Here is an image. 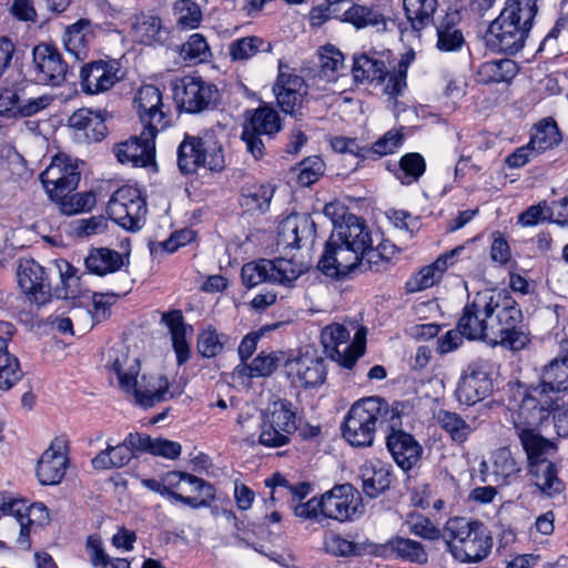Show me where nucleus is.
Listing matches in <instances>:
<instances>
[{"label": "nucleus", "instance_id": "obj_37", "mask_svg": "<svg viewBox=\"0 0 568 568\" xmlns=\"http://www.w3.org/2000/svg\"><path fill=\"white\" fill-rule=\"evenodd\" d=\"M69 126L82 131L88 141H101L106 133L103 118L90 109H79L73 112L69 120Z\"/></svg>", "mask_w": 568, "mask_h": 568}, {"label": "nucleus", "instance_id": "obj_43", "mask_svg": "<svg viewBox=\"0 0 568 568\" xmlns=\"http://www.w3.org/2000/svg\"><path fill=\"white\" fill-rule=\"evenodd\" d=\"M134 457L132 448L124 439L121 444H108L106 448L100 452L91 464L94 469L121 468L130 463Z\"/></svg>", "mask_w": 568, "mask_h": 568}, {"label": "nucleus", "instance_id": "obj_15", "mask_svg": "<svg viewBox=\"0 0 568 568\" xmlns=\"http://www.w3.org/2000/svg\"><path fill=\"white\" fill-rule=\"evenodd\" d=\"M172 92L178 108L192 114L207 110L217 99L214 85L197 77L176 79Z\"/></svg>", "mask_w": 568, "mask_h": 568}, {"label": "nucleus", "instance_id": "obj_21", "mask_svg": "<svg viewBox=\"0 0 568 568\" xmlns=\"http://www.w3.org/2000/svg\"><path fill=\"white\" fill-rule=\"evenodd\" d=\"M32 55L36 80L39 83L59 87L65 81L68 64L54 47L40 43L34 47Z\"/></svg>", "mask_w": 568, "mask_h": 568}, {"label": "nucleus", "instance_id": "obj_31", "mask_svg": "<svg viewBox=\"0 0 568 568\" xmlns=\"http://www.w3.org/2000/svg\"><path fill=\"white\" fill-rule=\"evenodd\" d=\"M460 14L458 11L445 12L438 16L434 22L437 34L436 48L442 52L458 51L464 44V36L458 28Z\"/></svg>", "mask_w": 568, "mask_h": 568}, {"label": "nucleus", "instance_id": "obj_24", "mask_svg": "<svg viewBox=\"0 0 568 568\" xmlns=\"http://www.w3.org/2000/svg\"><path fill=\"white\" fill-rule=\"evenodd\" d=\"M122 75L115 61H94L81 69V88L87 94H99L110 90Z\"/></svg>", "mask_w": 568, "mask_h": 568}, {"label": "nucleus", "instance_id": "obj_36", "mask_svg": "<svg viewBox=\"0 0 568 568\" xmlns=\"http://www.w3.org/2000/svg\"><path fill=\"white\" fill-rule=\"evenodd\" d=\"M84 263L90 273L106 275L126 265L129 263V254H121L108 247L92 248Z\"/></svg>", "mask_w": 568, "mask_h": 568}, {"label": "nucleus", "instance_id": "obj_1", "mask_svg": "<svg viewBox=\"0 0 568 568\" xmlns=\"http://www.w3.org/2000/svg\"><path fill=\"white\" fill-rule=\"evenodd\" d=\"M521 317L520 308L510 296L486 290L465 305L457 328L469 341H485L519 351L529 342L519 327Z\"/></svg>", "mask_w": 568, "mask_h": 568}, {"label": "nucleus", "instance_id": "obj_28", "mask_svg": "<svg viewBox=\"0 0 568 568\" xmlns=\"http://www.w3.org/2000/svg\"><path fill=\"white\" fill-rule=\"evenodd\" d=\"M523 463L517 460L509 448L501 447L493 452L489 462L480 464V471H490L494 481L508 485L518 477Z\"/></svg>", "mask_w": 568, "mask_h": 568}, {"label": "nucleus", "instance_id": "obj_58", "mask_svg": "<svg viewBox=\"0 0 568 568\" xmlns=\"http://www.w3.org/2000/svg\"><path fill=\"white\" fill-rule=\"evenodd\" d=\"M399 166L403 172V176H399V180L403 184H410L417 181L426 169L425 160L419 153L405 154L399 161Z\"/></svg>", "mask_w": 568, "mask_h": 568}, {"label": "nucleus", "instance_id": "obj_46", "mask_svg": "<svg viewBox=\"0 0 568 568\" xmlns=\"http://www.w3.org/2000/svg\"><path fill=\"white\" fill-rule=\"evenodd\" d=\"M17 521L20 527V536L18 542L28 545V537L32 526H43L49 521V514L47 507L42 503L27 505L21 511V516H17Z\"/></svg>", "mask_w": 568, "mask_h": 568}, {"label": "nucleus", "instance_id": "obj_11", "mask_svg": "<svg viewBox=\"0 0 568 568\" xmlns=\"http://www.w3.org/2000/svg\"><path fill=\"white\" fill-rule=\"evenodd\" d=\"M164 495L192 508L207 506L215 490L205 480L182 471H169L162 479Z\"/></svg>", "mask_w": 568, "mask_h": 568}, {"label": "nucleus", "instance_id": "obj_18", "mask_svg": "<svg viewBox=\"0 0 568 568\" xmlns=\"http://www.w3.org/2000/svg\"><path fill=\"white\" fill-rule=\"evenodd\" d=\"M80 176L77 162L64 154H59L52 159L40 179L50 199H53L72 193L79 184Z\"/></svg>", "mask_w": 568, "mask_h": 568}, {"label": "nucleus", "instance_id": "obj_23", "mask_svg": "<svg viewBox=\"0 0 568 568\" xmlns=\"http://www.w3.org/2000/svg\"><path fill=\"white\" fill-rule=\"evenodd\" d=\"M65 450L67 440L55 437L41 455L37 465V477L41 485H55L61 481L68 464Z\"/></svg>", "mask_w": 568, "mask_h": 568}, {"label": "nucleus", "instance_id": "obj_27", "mask_svg": "<svg viewBox=\"0 0 568 568\" xmlns=\"http://www.w3.org/2000/svg\"><path fill=\"white\" fill-rule=\"evenodd\" d=\"M386 445L395 463L405 470L418 463L423 450L415 438L400 427L390 428Z\"/></svg>", "mask_w": 568, "mask_h": 568}, {"label": "nucleus", "instance_id": "obj_48", "mask_svg": "<svg viewBox=\"0 0 568 568\" xmlns=\"http://www.w3.org/2000/svg\"><path fill=\"white\" fill-rule=\"evenodd\" d=\"M271 49V43L260 37L250 36L232 41L229 53L233 61H246L257 52H268Z\"/></svg>", "mask_w": 568, "mask_h": 568}, {"label": "nucleus", "instance_id": "obj_57", "mask_svg": "<svg viewBox=\"0 0 568 568\" xmlns=\"http://www.w3.org/2000/svg\"><path fill=\"white\" fill-rule=\"evenodd\" d=\"M404 141V134L399 130H389L379 138L371 148H366V158L376 154L378 158L397 151Z\"/></svg>", "mask_w": 568, "mask_h": 568}, {"label": "nucleus", "instance_id": "obj_9", "mask_svg": "<svg viewBox=\"0 0 568 568\" xmlns=\"http://www.w3.org/2000/svg\"><path fill=\"white\" fill-rule=\"evenodd\" d=\"M323 346L328 356L345 368H352L365 351L366 329L359 328L352 344L351 333L341 324L327 325L321 334Z\"/></svg>", "mask_w": 568, "mask_h": 568}, {"label": "nucleus", "instance_id": "obj_54", "mask_svg": "<svg viewBox=\"0 0 568 568\" xmlns=\"http://www.w3.org/2000/svg\"><path fill=\"white\" fill-rule=\"evenodd\" d=\"M181 54L184 60L194 64L205 62L212 55L210 45L201 33H193L189 37L187 41L182 45Z\"/></svg>", "mask_w": 568, "mask_h": 568}, {"label": "nucleus", "instance_id": "obj_30", "mask_svg": "<svg viewBox=\"0 0 568 568\" xmlns=\"http://www.w3.org/2000/svg\"><path fill=\"white\" fill-rule=\"evenodd\" d=\"M13 333L11 323L0 321V389L2 390L10 389L22 376L18 358L8 352V342Z\"/></svg>", "mask_w": 568, "mask_h": 568}, {"label": "nucleus", "instance_id": "obj_35", "mask_svg": "<svg viewBox=\"0 0 568 568\" xmlns=\"http://www.w3.org/2000/svg\"><path fill=\"white\" fill-rule=\"evenodd\" d=\"M363 491L374 498L389 488L390 466L378 460H367L359 469Z\"/></svg>", "mask_w": 568, "mask_h": 568}, {"label": "nucleus", "instance_id": "obj_55", "mask_svg": "<svg viewBox=\"0 0 568 568\" xmlns=\"http://www.w3.org/2000/svg\"><path fill=\"white\" fill-rule=\"evenodd\" d=\"M392 549L403 559L415 562L425 564L427 561V554L423 545L418 541L397 537L389 541Z\"/></svg>", "mask_w": 568, "mask_h": 568}, {"label": "nucleus", "instance_id": "obj_34", "mask_svg": "<svg viewBox=\"0 0 568 568\" xmlns=\"http://www.w3.org/2000/svg\"><path fill=\"white\" fill-rule=\"evenodd\" d=\"M528 474L537 489L548 497H555L565 490V484L558 477L556 465L548 459L531 462Z\"/></svg>", "mask_w": 568, "mask_h": 568}, {"label": "nucleus", "instance_id": "obj_39", "mask_svg": "<svg viewBox=\"0 0 568 568\" xmlns=\"http://www.w3.org/2000/svg\"><path fill=\"white\" fill-rule=\"evenodd\" d=\"M526 452L529 464L539 459H548L556 452V446L538 433V429L525 428L516 430Z\"/></svg>", "mask_w": 568, "mask_h": 568}, {"label": "nucleus", "instance_id": "obj_59", "mask_svg": "<svg viewBox=\"0 0 568 568\" xmlns=\"http://www.w3.org/2000/svg\"><path fill=\"white\" fill-rule=\"evenodd\" d=\"M266 414L260 412L255 407L247 406L243 409L236 419V423L243 434L246 435L247 439L254 442V437L257 434L264 417Z\"/></svg>", "mask_w": 568, "mask_h": 568}, {"label": "nucleus", "instance_id": "obj_22", "mask_svg": "<svg viewBox=\"0 0 568 568\" xmlns=\"http://www.w3.org/2000/svg\"><path fill=\"white\" fill-rule=\"evenodd\" d=\"M18 284L29 300L44 305L51 300V287L44 268L34 260L21 261L17 271Z\"/></svg>", "mask_w": 568, "mask_h": 568}, {"label": "nucleus", "instance_id": "obj_50", "mask_svg": "<svg viewBox=\"0 0 568 568\" xmlns=\"http://www.w3.org/2000/svg\"><path fill=\"white\" fill-rule=\"evenodd\" d=\"M343 21L352 23L357 29L368 26L384 29L386 26L385 18L381 12L359 4H354L347 9L343 14Z\"/></svg>", "mask_w": 568, "mask_h": 568}, {"label": "nucleus", "instance_id": "obj_47", "mask_svg": "<svg viewBox=\"0 0 568 568\" xmlns=\"http://www.w3.org/2000/svg\"><path fill=\"white\" fill-rule=\"evenodd\" d=\"M437 422L448 434L449 438L457 444L465 443L475 430V428L457 413L449 410H440L437 416Z\"/></svg>", "mask_w": 568, "mask_h": 568}, {"label": "nucleus", "instance_id": "obj_17", "mask_svg": "<svg viewBox=\"0 0 568 568\" xmlns=\"http://www.w3.org/2000/svg\"><path fill=\"white\" fill-rule=\"evenodd\" d=\"M273 93L282 112L290 114L295 120L304 118L307 85L302 77L288 70H283V65L280 64Z\"/></svg>", "mask_w": 568, "mask_h": 568}, {"label": "nucleus", "instance_id": "obj_6", "mask_svg": "<svg viewBox=\"0 0 568 568\" xmlns=\"http://www.w3.org/2000/svg\"><path fill=\"white\" fill-rule=\"evenodd\" d=\"M178 166L183 174L196 173L200 168L221 171L224 168L222 144L213 132L185 135L178 148Z\"/></svg>", "mask_w": 568, "mask_h": 568}, {"label": "nucleus", "instance_id": "obj_3", "mask_svg": "<svg viewBox=\"0 0 568 568\" xmlns=\"http://www.w3.org/2000/svg\"><path fill=\"white\" fill-rule=\"evenodd\" d=\"M409 408L407 403L395 402L392 406L378 396L362 398L348 410L343 437L355 447H368L374 442L377 426L387 424L389 428L402 427V418Z\"/></svg>", "mask_w": 568, "mask_h": 568}, {"label": "nucleus", "instance_id": "obj_53", "mask_svg": "<svg viewBox=\"0 0 568 568\" xmlns=\"http://www.w3.org/2000/svg\"><path fill=\"white\" fill-rule=\"evenodd\" d=\"M226 341L225 334H220L215 327L207 326L199 334L197 351L203 357H214L222 353Z\"/></svg>", "mask_w": 568, "mask_h": 568}, {"label": "nucleus", "instance_id": "obj_29", "mask_svg": "<svg viewBox=\"0 0 568 568\" xmlns=\"http://www.w3.org/2000/svg\"><path fill=\"white\" fill-rule=\"evenodd\" d=\"M315 236V224L307 215H288L278 227V244L301 247Z\"/></svg>", "mask_w": 568, "mask_h": 568}, {"label": "nucleus", "instance_id": "obj_10", "mask_svg": "<svg viewBox=\"0 0 568 568\" xmlns=\"http://www.w3.org/2000/svg\"><path fill=\"white\" fill-rule=\"evenodd\" d=\"M133 106L142 131L146 134L158 135L172 124L170 108L163 103L160 89L152 84L143 85L136 91Z\"/></svg>", "mask_w": 568, "mask_h": 568}, {"label": "nucleus", "instance_id": "obj_40", "mask_svg": "<svg viewBox=\"0 0 568 568\" xmlns=\"http://www.w3.org/2000/svg\"><path fill=\"white\" fill-rule=\"evenodd\" d=\"M405 16L414 31H422L434 22L437 0H403Z\"/></svg>", "mask_w": 568, "mask_h": 568}, {"label": "nucleus", "instance_id": "obj_52", "mask_svg": "<svg viewBox=\"0 0 568 568\" xmlns=\"http://www.w3.org/2000/svg\"><path fill=\"white\" fill-rule=\"evenodd\" d=\"M52 200L59 204L60 211L67 215L91 210L95 204V195L92 192L70 193Z\"/></svg>", "mask_w": 568, "mask_h": 568}, {"label": "nucleus", "instance_id": "obj_7", "mask_svg": "<svg viewBox=\"0 0 568 568\" xmlns=\"http://www.w3.org/2000/svg\"><path fill=\"white\" fill-rule=\"evenodd\" d=\"M408 62L400 60L397 70L389 73L385 61L376 53L354 57L353 75L356 82L382 83L387 79L384 92L389 97H397L406 87Z\"/></svg>", "mask_w": 568, "mask_h": 568}, {"label": "nucleus", "instance_id": "obj_61", "mask_svg": "<svg viewBox=\"0 0 568 568\" xmlns=\"http://www.w3.org/2000/svg\"><path fill=\"white\" fill-rule=\"evenodd\" d=\"M294 515L306 521L321 524L324 518L321 497H313L305 503H300L294 507Z\"/></svg>", "mask_w": 568, "mask_h": 568}, {"label": "nucleus", "instance_id": "obj_12", "mask_svg": "<svg viewBox=\"0 0 568 568\" xmlns=\"http://www.w3.org/2000/svg\"><path fill=\"white\" fill-rule=\"evenodd\" d=\"M281 130L282 123L277 111L268 104H262L255 110L246 111L242 140L246 150L257 160L264 155V143L261 136L273 138Z\"/></svg>", "mask_w": 568, "mask_h": 568}, {"label": "nucleus", "instance_id": "obj_26", "mask_svg": "<svg viewBox=\"0 0 568 568\" xmlns=\"http://www.w3.org/2000/svg\"><path fill=\"white\" fill-rule=\"evenodd\" d=\"M155 134L141 132L139 136L118 144L114 154L119 162L133 166H149L155 163Z\"/></svg>", "mask_w": 568, "mask_h": 568}, {"label": "nucleus", "instance_id": "obj_5", "mask_svg": "<svg viewBox=\"0 0 568 568\" xmlns=\"http://www.w3.org/2000/svg\"><path fill=\"white\" fill-rule=\"evenodd\" d=\"M447 549L463 564H478L488 557L493 537L479 520L454 517L445 525Z\"/></svg>", "mask_w": 568, "mask_h": 568}, {"label": "nucleus", "instance_id": "obj_42", "mask_svg": "<svg viewBox=\"0 0 568 568\" xmlns=\"http://www.w3.org/2000/svg\"><path fill=\"white\" fill-rule=\"evenodd\" d=\"M560 141L561 134L556 121L548 118L535 125L528 144L535 154H540L554 149Z\"/></svg>", "mask_w": 568, "mask_h": 568}, {"label": "nucleus", "instance_id": "obj_20", "mask_svg": "<svg viewBox=\"0 0 568 568\" xmlns=\"http://www.w3.org/2000/svg\"><path fill=\"white\" fill-rule=\"evenodd\" d=\"M284 368L288 379L294 385L304 388L323 384L326 376L323 358L310 352L290 357L285 362Z\"/></svg>", "mask_w": 568, "mask_h": 568}, {"label": "nucleus", "instance_id": "obj_32", "mask_svg": "<svg viewBox=\"0 0 568 568\" xmlns=\"http://www.w3.org/2000/svg\"><path fill=\"white\" fill-rule=\"evenodd\" d=\"M126 393L133 394L136 403L143 407H151L164 400L169 390V382L163 375H143L140 381L133 379L131 388H124Z\"/></svg>", "mask_w": 568, "mask_h": 568}, {"label": "nucleus", "instance_id": "obj_64", "mask_svg": "<svg viewBox=\"0 0 568 568\" xmlns=\"http://www.w3.org/2000/svg\"><path fill=\"white\" fill-rule=\"evenodd\" d=\"M551 216L552 213L550 207L547 205L546 202H541L537 205L530 206L524 213H521L519 216V222L524 226H531L541 221L551 219Z\"/></svg>", "mask_w": 568, "mask_h": 568}, {"label": "nucleus", "instance_id": "obj_60", "mask_svg": "<svg viewBox=\"0 0 568 568\" xmlns=\"http://www.w3.org/2000/svg\"><path fill=\"white\" fill-rule=\"evenodd\" d=\"M298 170V183L302 186H310L324 174L325 164L320 156H311L300 163Z\"/></svg>", "mask_w": 568, "mask_h": 568}, {"label": "nucleus", "instance_id": "obj_41", "mask_svg": "<svg viewBox=\"0 0 568 568\" xmlns=\"http://www.w3.org/2000/svg\"><path fill=\"white\" fill-rule=\"evenodd\" d=\"M162 322L170 329L173 348L176 353L179 365L185 363L190 357V347L186 342L187 326L184 323L181 311H172L162 315Z\"/></svg>", "mask_w": 568, "mask_h": 568}, {"label": "nucleus", "instance_id": "obj_44", "mask_svg": "<svg viewBox=\"0 0 568 568\" xmlns=\"http://www.w3.org/2000/svg\"><path fill=\"white\" fill-rule=\"evenodd\" d=\"M90 36V22L81 19L69 26L64 32L63 43L65 50L77 60H83L88 55V38Z\"/></svg>", "mask_w": 568, "mask_h": 568}, {"label": "nucleus", "instance_id": "obj_49", "mask_svg": "<svg viewBox=\"0 0 568 568\" xmlns=\"http://www.w3.org/2000/svg\"><path fill=\"white\" fill-rule=\"evenodd\" d=\"M55 267L59 272L61 286L55 288L59 298H77L81 295L80 277L77 270L65 260H57Z\"/></svg>", "mask_w": 568, "mask_h": 568}, {"label": "nucleus", "instance_id": "obj_63", "mask_svg": "<svg viewBox=\"0 0 568 568\" xmlns=\"http://www.w3.org/2000/svg\"><path fill=\"white\" fill-rule=\"evenodd\" d=\"M52 101V98L47 94H42L36 98L21 99L19 97V103L16 106L14 116H31L39 111L45 109Z\"/></svg>", "mask_w": 568, "mask_h": 568}, {"label": "nucleus", "instance_id": "obj_25", "mask_svg": "<svg viewBox=\"0 0 568 568\" xmlns=\"http://www.w3.org/2000/svg\"><path fill=\"white\" fill-rule=\"evenodd\" d=\"M493 392V382L484 365L474 363L463 374L458 387L457 397L460 403L474 405Z\"/></svg>", "mask_w": 568, "mask_h": 568}, {"label": "nucleus", "instance_id": "obj_13", "mask_svg": "<svg viewBox=\"0 0 568 568\" xmlns=\"http://www.w3.org/2000/svg\"><path fill=\"white\" fill-rule=\"evenodd\" d=\"M148 209L141 192L133 186L118 189L108 203V214L112 221L129 231H138L145 221Z\"/></svg>", "mask_w": 568, "mask_h": 568}, {"label": "nucleus", "instance_id": "obj_8", "mask_svg": "<svg viewBox=\"0 0 568 568\" xmlns=\"http://www.w3.org/2000/svg\"><path fill=\"white\" fill-rule=\"evenodd\" d=\"M304 272L302 264L287 258L250 262L242 266L241 277L243 285L253 288L264 282L290 285Z\"/></svg>", "mask_w": 568, "mask_h": 568}, {"label": "nucleus", "instance_id": "obj_38", "mask_svg": "<svg viewBox=\"0 0 568 568\" xmlns=\"http://www.w3.org/2000/svg\"><path fill=\"white\" fill-rule=\"evenodd\" d=\"M133 38L144 44L164 43L169 31L162 26L159 17L141 13L132 23Z\"/></svg>", "mask_w": 568, "mask_h": 568}, {"label": "nucleus", "instance_id": "obj_16", "mask_svg": "<svg viewBox=\"0 0 568 568\" xmlns=\"http://www.w3.org/2000/svg\"><path fill=\"white\" fill-rule=\"evenodd\" d=\"M555 399L544 388L538 385L531 387L523 394L519 407L513 416V423L516 428L539 429L548 422L554 412Z\"/></svg>", "mask_w": 568, "mask_h": 568}, {"label": "nucleus", "instance_id": "obj_19", "mask_svg": "<svg viewBox=\"0 0 568 568\" xmlns=\"http://www.w3.org/2000/svg\"><path fill=\"white\" fill-rule=\"evenodd\" d=\"M321 499L324 518L341 523L353 520L359 506V495L349 484L334 486Z\"/></svg>", "mask_w": 568, "mask_h": 568}, {"label": "nucleus", "instance_id": "obj_45", "mask_svg": "<svg viewBox=\"0 0 568 568\" xmlns=\"http://www.w3.org/2000/svg\"><path fill=\"white\" fill-rule=\"evenodd\" d=\"M516 72L517 67L513 60H493L478 68L477 80L484 84L508 82L516 75Z\"/></svg>", "mask_w": 568, "mask_h": 568}, {"label": "nucleus", "instance_id": "obj_33", "mask_svg": "<svg viewBox=\"0 0 568 568\" xmlns=\"http://www.w3.org/2000/svg\"><path fill=\"white\" fill-rule=\"evenodd\" d=\"M106 366L116 374L122 389L131 388L133 379L140 373V362L136 356H131L128 346L121 344L109 351Z\"/></svg>", "mask_w": 568, "mask_h": 568}, {"label": "nucleus", "instance_id": "obj_56", "mask_svg": "<svg viewBox=\"0 0 568 568\" xmlns=\"http://www.w3.org/2000/svg\"><path fill=\"white\" fill-rule=\"evenodd\" d=\"M173 10L178 24L184 29L197 28L202 21V11L199 4L191 0H178Z\"/></svg>", "mask_w": 568, "mask_h": 568}, {"label": "nucleus", "instance_id": "obj_2", "mask_svg": "<svg viewBox=\"0 0 568 568\" xmlns=\"http://www.w3.org/2000/svg\"><path fill=\"white\" fill-rule=\"evenodd\" d=\"M372 233L365 221L353 214L335 225L328 237L322 257L317 263L326 276L343 280L357 274L361 256L369 244Z\"/></svg>", "mask_w": 568, "mask_h": 568}, {"label": "nucleus", "instance_id": "obj_62", "mask_svg": "<svg viewBox=\"0 0 568 568\" xmlns=\"http://www.w3.org/2000/svg\"><path fill=\"white\" fill-rule=\"evenodd\" d=\"M322 72L325 75L338 72L344 68L343 53L333 45H326L320 53Z\"/></svg>", "mask_w": 568, "mask_h": 568}, {"label": "nucleus", "instance_id": "obj_14", "mask_svg": "<svg viewBox=\"0 0 568 568\" xmlns=\"http://www.w3.org/2000/svg\"><path fill=\"white\" fill-rule=\"evenodd\" d=\"M296 429L293 404L288 400L276 402L258 429V443L266 447L284 446Z\"/></svg>", "mask_w": 568, "mask_h": 568}, {"label": "nucleus", "instance_id": "obj_51", "mask_svg": "<svg viewBox=\"0 0 568 568\" xmlns=\"http://www.w3.org/2000/svg\"><path fill=\"white\" fill-rule=\"evenodd\" d=\"M445 272L444 262L436 260L430 265L424 266L418 273L412 276L406 283L407 290L410 292H419L432 287L440 280Z\"/></svg>", "mask_w": 568, "mask_h": 568}, {"label": "nucleus", "instance_id": "obj_4", "mask_svg": "<svg viewBox=\"0 0 568 568\" xmlns=\"http://www.w3.org/2000/svg\"><path fill=\"white\" fill-rule=\"evenodd\" d=\"M537 11V0H509L489 26L488 45L509 54L518 52L525 44Z\"/></svg>", "mask_w": 568, "mask_h": 568}]
</instances>
